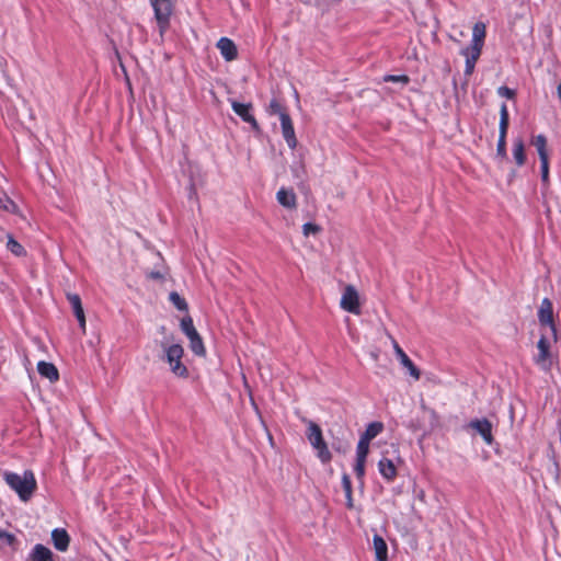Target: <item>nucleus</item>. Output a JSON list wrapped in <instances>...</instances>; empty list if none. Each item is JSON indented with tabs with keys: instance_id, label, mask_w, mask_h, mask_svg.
I'll return each instance as SVG.
<instances>
[{
	"instance_id": "1",
	"label": "nucleus",
	"mask_w": 561,
	"mask_h": 561,
	"mask_svg": "<svg viewBox=\"0 0 561 561\" xmlns=\"http://www.w3.org/2000/svg\"><path fill=\"white\" fill-rule=\"evenodd\" d=\"M3 478L22 502H28L37 489L36 478L32 470H24L23 473L5 471Z\"/></svg>"
},
{
	"instance_id": "2",
	"label": "nucleus",
	"mask_w": 561,
	"mask_h": 561,
	"mask_svg": "<svg viewBox=\"0 0 561 561\" xmlns=\"http://www.w3.org/2000/svg\"><path fill=\"white\" fill-rule=\"evenodd\" d=\"M162 360L169 365L170 371L178 378L186 379L190 376L188 368L183 363L184 348L180 343L162 342Z\"/></svg>"
},
{
	"instance_id": "3",
	"label": "nucleus",
	"mask_w": 561,
	"mask_h": 561,
	"mask_svg": "<svg viewBox=\"0 0 561 561\" xmlns=\"http://www.w3.org/2000/svg\"><path fill=\"white\" fill-rule=\"evenodd\" d=\"M557 332L541 331L537 342V354L533 357L534 363L543 371H549L553 365L551 347L557 343Z\"/></svg>"
},
{
	"instance_id": "4",
	"label": "nucleus",
	"mask_w": 561,
	"mask_h": 561,
	"mask_svg": "<svg viewBox=\"0 0 561 561\" xmlns=\"http://www.w3.org/2000/svg\"><path fill=\"white\" fill-rule=\"evenodd\" d=\"M307 424V438L310 445L317 450L318 457L322 462H329L331 460V453L328 448L327 443L323 439L322 431L320 426L313 421H305Z\"/></svg>"
},
{
	"instance_id": "5",
	"label": "nucleus",
	"mask_w": 561,
	"mask_h": 561,
	"mask_svg": "<svg viewBox=\"0 0 561 561\" xmlns=\"http://www.w3.org/2000/svg\"><path fill=\"white\" fill-rule=\"evenodd\" d=\"M150 3L154 11L160 35L162 36L169 27L170 16L172 14L171 0H150Z\"/></svg>"
},
{
	"instance_id": "6",
	"label": "nucleus",
	"mask_w": 561,
	"mask_h": 561,
	"mask_svg": "<svg viewBox=\"0 0 561 561\" xmlns=\"http://www.w3.org/2000/svg\"><path fill=\"white\" fill-rule=\"evenodd\" d=\"M340 307L353 314L358 316L360 313L359 294L353 285H346L344 287Z\"/></svg>"
},
{
	"instance_id": "7",
	"label": "nucleus",
	"mask_w": 561,
	"mask_h": 561,
	"mask_svg": "<svg viewBox=\"0 0 561 561\" xmlns=\"http://www.w3.org/2000/svg\"><path fill=\"white\" fill-rule=\"evenodd\" d=\"M538 320L540 322L541 331L557 332L553 316H552V304L548 298H545L538 311Z\"/></svg>"
},
{
	"instance_id": "8",
	"label": "nucleus",
	"mask_w": 561,
	"mask_h": 561,
	"mask_svg": "<svg viewBox=\"0 0 561 561\" xmlns=\"http://www.w3.org/2000/svg\"><path fill=\"white\" fill-rule=\"evenodd\" d=\"M280 126L283 137L286 140L289 148L295 149L297 146V138L295 135L294 125L288 114H282Z\"/></svg>"
},
{
	"instance_id": "9",
	"label": "nucleus",
	"mask_w": 561,
	"mask_h": 561,
	"mask_svg": "<svg viewBox=\"0 0 561 561\" xmlns=\"http://www.w3.org/2000/svg\"><path fill=\"white\" fill-rule=\"evenodd\" d=\"M393 350L396 355L398 356L401 365L408 369L409 374L415 379L419 380L421 377V373L419 368L413 364V362L409 358V356L404 353V351L400 347V345L393 341Z\"/></svg>"
},
{
	"instance_id": "10",
	"label": "nucleus",
	"mask_w": 561,
	"mask_h": 561,
	"mask_svg": "<svg viewBox=\"0 0 561 561\" xmlns=\"http://www.w3.org/2000/svg\"><path fill=\"white\" fill-rule=\"evenodd\" d=\"M217 48L219 49L221 56L227 61H232L238 57V49L236 44L228 37H221L217 42Z\"/></svg>"
},
{
	"instance_id": "11",
	"label": "nucleus",
	"mask_w": 561,
	"mask_h": 561,
	"mask_svg": "<svg viewBox=\"0 0 561 561\" xmlns=\"http://www.w3.org/2000/svg\"><path fill=\"white\" fill-rule=\"evenodd\" d=\"M232 110L237 115H239L244 122L251 124L253 128H257V122L254 116L251 114V104H243L237 101H231Z\"/></svg>"
},
{
	"instance_id": "12",
	"label": "nucleus",
	"mask_w": 561,
	"mask_h": 561,
	"mask_svg": "<svg viewBox=\"0 0 561 561\" xmlns=\"http://www.w3.org/2000/svg\"><path fill=\"white\" fill-rule=\"evenodd\" d=\"M470 427L476 430L486 444H492V424L486 419L471 421Z\"/></svg>"
},
{
	"instance_id": "13",
	"label": "nucleus",
	"mask_w": 561,
	"mask_h": 561,
	"mask_svg": "<svg viewBox=\"0 0 561 561\" xmlns=\"http://www.w3.org/2000/svg\"><path fill=\"white\" fill-rule=\"evenodd\" d=\"M67 299L70 302L73 313L79 322L80 328L82 331H85V316L83 311V307L81 304V299L79 295L77 294H67Z\"/></svg>"
},
{
	"instance_id": "14",
	"label": "nucleus",
	"mask_w": 561,
	"mask_h": 561,
	"mask_svg": "<svg viewBox=\"0 0 561 561\" xmlns=\"http://www.w3.org/2000/svg\"><path fill=\"white\" fill-rule=\"evenodd\" d=\"M51 540L54 543V547L64 552L68 549L70 537L68 533L62 528H56L51 531Z\"/></svg>"
},
{
	"instance_id": "15",
	"label": "nucleus",
	"mask_w": 561,
	"mask_h": 561,
	"mask_svg": "<svg viewBox=\"0 0 561 561\" xmlns=\"http://www.w3.org/2000/svg\"><path fill=\"white\" fill-rule=\"evenodd\" d=\"M38 374L47 378L50 382H56L59 379L57 367L53 363L41 360L37 364Z\"/></svg>"
},
{
	"instance_id": "16",
	"label": "nucleus",
	"mask_w": 561,
	"mask_h": 561,
	"mask_svg": "<svg viewBox=\"0 0 561 561\" xmlns=\"http://www.w3.org/2000/svg\"><path fill=\"white\" fill-rule=\"evenodd\" d=\"M277 202L289 209L297 207V197L293 190L280 188L276 194Z\"/></svg>"
},
{
	"instance_id": "17",
	"label": "nucleus",
	"mask_w": 561,
	"mask_h": 561,
	"mask_svg": "<svg viewBox=\"0 0 561 561\" xmlns=\"http://www.w3.org/2000/svg\"><path fill=\"white\" fill-rule=\"evenodd\" d=\"M378 469L380 474L388 481H392L397 477V468L392 460L388 458H382L379 460Z\"/></svg>"
},
{
	"instance_id": "18",
	"label": "nucleus",
	"mask_w": 561,
	"mask_h": 561,
	"mask_svg": "<svg viewBox=\"0 0 561 561\" xmlns=\"http://www.w3.org/2000/svg\"><path fill=\"white\" fill-rule=\"evenodd\" d=\"M30 561H54L53 552L47 547L37 543L30 553Z\"/></svg>"
},
{
	"instance_id": "19",
	"label": "nucleus",
	"mask_w": 561,
	"mask_h": 561,
	"mask_svg": "<svg viewBox=\"0 0 561 561\" xmlns=\"http://www.w3.org/2000/svg\"><path fill=\"white\" fill-rule=\"evenodd\" d=\"M373 542L376 554V561H387L388 547L383 538L379 535H375L373 538Z\"/></svg>"
},
{
	"instance_id": "20",
	"label": "nucleus",
	"mask_w": 561,
	"mask_h": 561,
	"mask_svg": "<svg viewBox=\"0 0 561 561\" xmlns=\"http://www.w3.org/2000/svg\"><path fill=\"white\" fill-rule=\"evenodd\" d=\"M382 431L383 424L381 422L369 423L360 438L370 443V440L377 437Z\"/></svg>"
},
{
	"instance_id": "21",
	"label": "nucleus",
	"mask_w": 561,
	"mask_h": 561,
	"mask_svg": "<svg viewBox=\"0 0 561 561\" xmlns=\"http://www.w3.org/2000/svg\"><path fill=\"white\" fill-rule=\"evenodd\" d=\"M533 145L536 147L540 160L549 159L547 138L543 135H537L533 140Z\"/></svg>"
},
{
	"instance_id": "22",
	"label": "nucleus",
	"mask_w": 561,
	"mask_h": 561,
	"mask_svg": "<svg viewBox=\"0 0 561 561\" xmlns=\"http://www.w3.org/2000/svg\"><path fill=\"white\" fill-rule=\"evenodd\" d=\"M486 32H485V24L482 22H478L474 24L472 28V44H479L484 45V38H485Z\"/></svg>"
},
{
	"instance_id": "23",
	"label": "nucleus",
	"mask_w": 561,
	"mask_h": 561,
	"mask_svg": "<svg viewBox=\"0 0 561 561\" xmlns=\"http://www.w3.org/2000/svg\"><path fill=\"white\" fill-rule=\"evenodd\" d=\"M513 157L517 165L522 167L525 163V146L522 139H516L513 147Z\"/></svg>"
},
{
	"instance_id": "24",
	"label": "nucleus",
	"mask_w": 561,
	"mask_h": 561,
	"mask_svg": "<svg viewBox=\"0 0 561 561\" xmlns=\"http://www.w3.org/2000/svg\"><path fill=\"white\" fill-rule=\"evenodd\" d=\"M7 249L15 256H24L26 254L23 245L19 243L11 234H8Z\"/></svg>"
},
{
	"instance_id": "25",
	"label": "nucleus",
	"mask_w": 561,
	"mask_h": 561,
	"mask_svg": "<svg viewBox=\"0 0 561 561\" xmlns=\"http://www.w3.org/2000/svg\"><path fill=\"white\" fill-rule=\"evenodd\" d=\"M16 537L5 530L0 529V548L12 547L15 548Z\"/></svg>"
},
{
	"instance_id": "26",
	"label": "nucleus",
	"mask_w": 561,
	"mask_h": 561,
	"mask_svg": "<svg viewBox=\"0 0 561 561\" xmlns=\"http://www.w3.org/2000/svg\"><path fill=\"white\" fill-rule=\"evenodd\" d=\"M369 444L368 442L359 438L357 448H356V460H366L369 453Z\"/></svg>"
},
{
	"instance_id": "27",
	"label": "nucleus",
	"mask_w": 561,
	"mask_h": 561,
	"mask_svg": "<svg viewBox=\"0 0 561 561\" xmlns=\"http://www.w3.org/2000/svg\"><path fill=\"white\" fill-rule=\"evenodd\" d=\"M0 210L15 214L18 213V206L10 197L4 195L3 197H0Z\"/></svg>"
},
{
	"instance_id": "28",
	"label": "nucleus",
	"mask_w": 561,
	"mask_h": 561,
	"mask_svg": "<svg viewBox=\"0 0 561 561\" xmlns=\"http://www.w3.org/2000/svg\"><path fill=\"white\" fill-rule=\"evenodd\" d=\"M482 47L483 45H479V44H472L463 49H461V55L462 56H469V57H473L474 56V59H479L480 55H481V51H482Z\"/></svg>"
},
{
	"instance_id": "29",
	"label": "nucleus",
	"mask_w": 561,
	"mask_h": 561,
	"mask_svg": "<svg viewBox=\"0 0 561 561\" xmlns=\"http://www.w3.org/2000/svg\"><path fill=\"white\" fill-rule=\"evenodd\" d=\"M170 301L179 309L186 311L187 304L184 298H182L176 291H172L169 296Z\"/></svg>"
},
{
	"instance_id": "30",
	"label": "nucleus",
	"mask_w": 561,
	"mask_h": 561,
	"mask_svg": "<svg viewBox=\"0 0 561 561\" xmlns=\"http://www.w3.org/2000/svg\"><path fill=\"white\" fill-rule=\"evenodd\" d=\"M506 134L507 131L500 130L499 135L496 152L502 158L506 157Z\"/></svg>"
},
{
	"instance_id": "31",
	"label": "nucleus",
	"mask_w": 561,
	"mask_h": 561,
	"mask_svg": "<svg viewBox=\"0 0 561 561\" xmlns=\"http://www.w3.org/2000/svg\"><path fill=\"white\" fill-rule=\"evenodd\" d=\"M190 347H191L192 352L197 356H204L206 354V350H205L202 337L191 341Z\"/></svg>"
},
{
	"instance_id": "32",
	"label": "nucleus",
	"mask_w": 561,
	"mask_h": 561,
	"mask_svg": "<svg viewBox=\"0 0 561 561\" xmlns=\"http://www.w3.org/2000/svg\"><path fill=\"white\" fill-rule=\"evenodd\" d=\"M508 128V110L506 104H502L500 111V130L507 131Z\"/></svg>"
},
{
	"instance_id": "33",
	"label": "nucleus",
	"mask_w": 561,
	"mask_h": 561,
	"mask_svg": "<svg viewBox=\"0 0 561 561\" xmlns=\"http://www.w3.org/2000/svg\"><path fill=\"white\" fill-rule=\"evenodd\" d=\"M268 112L272 115L277 114L279 118L282 117V114H287L282 104L276 99L271 100L268 104Z\"/></svg>"
},
{
	"instance_id": "34",
	"label": "nucleus",
	"mask_w": 561,
	"mask_h": 561,
	"mask_svg": "<svg viewBox=\"0 0 561 561\" xmlns=\"http://www.w3.org/2000/svg\"><path fill=\"white\" fill-rule=\"evenodd\" d=\"M385 82H394V83H401L403 85L408 84L410 82V78L405 75H387L383 77Z\"/></svg>"
},
{
	"instance_id": "35",
	"label": "nucleus",
	"mask_w": 561,
	"mask_h": 561,
	"mask_svg": "<svg viewBox=\"0 0 561 561\" xmlns=\"http://www.w3.org/2000/svg\"><path fill=\"white\" fill-rule=\"evenodd\" d=\"M465 58H466L465 76L470 77L474 71L476 62L478 61V59H474V56L473 57L465 56Z\"/></svg>"
},
{
	"instance_id": "36",
	"label": "nucleus",
	"mask_w": 561,
	"mask_h": 561,
	"mask_svg": "<svg viewBox=\"0 0 561 561\" xmlns=\"http://www.w3.org/2000/svg\"><path fill=\"white\" fill-rule=\"evenodd\" d=\"M541 163V181L545 185L549 184V159L540 160Z\"/></svg>"
},
{
	"instance_id": "37",
	"label": "nucleus",
	"mask_w": 561,
	"mask_h": 561,
	"mask_svg": "<svg viewBox=\"0 0 561 561\" xmlns=\"http://www.w3.org/2000/svg\"><path fill=\"white\" fill-rule=\"evenodd\" d=\"M366 460H356L354 471L358 480L363 481L365 476Z\"/></svg>"
},
{
	"instance_id": "38",
	"label": "nucleus",
	"mask_w": 561,
	"mask_h": 561,
	"mask_svg": "<svg viewBox=\"0 0 561 561\" xmlns=\"http://www.w3.org/2000/svg\"><path fill=\"white\" fill-rule=\"evenodd\" d=\"M319 231L320 227L314 224L307 222L302 226V232L306 237H308L309 234H317Z\"/></svg>"
},
{
	"instance_id": "39",
	"label": "nucleus",
	"mask_w": 561,
	"mask_h": 561,
	"mask_svg": "<svg viewBox=\"0 0 561 561\" xmlns=\"http://www.w3.org/2000/svg\"><path fill=\"white\" fill-rule=\"evenodd\" d=\"M181 329H182L183 333L195 329V327L193 324V319L190 316H186L181 320Z\"/></svg>"
},
{
	"instance_id": "40",
	"label": "nucleus",
	"mask_w": 561,
	"mask_h": 561,
	"mask_svg": "<svg viewBox=\"0 0 561 561\" xmlns=\"http://www.w3.org/2000/svg\"><path fill=\"white\" fill-rule=\"evenodd\" d=\"M497 93L500 96H503L506 99H513L515 96V92L512 89L504 87V85L500 87L497 89Z\"/></svg>"
},
{
	"instance_id": "41",
	"label": "nucleus",
	"mask_w": 561,
	"mask_h": 561,
	"mask_svg": "<svg viewBox=\"0 0 561 561\" xmlns=\"http://www.w3.org/2000/svg\"><path fill=\"white\" fill-rule=\"evenodd\" d=\"M342 484H343L346 497H350V493H352V483H351V479L347 474L343 476Z\"/></svg>"
},
{
	"instance_id": "42",
	"label": "nucleus",
	"mask_w": 561,
	"mask_h": 561,
	"mask_svg": "<svg viewBox=\"0 0 561 561\" xmlns=\"http://www.w3.org/2000/svg\"><path fill=\"white\" fill-rule=\"evenodd\" d=\"M188 341H193V340H197L198 337H201V335L198 334V332L196 331V329H193V330H190L187 332L184 333Z\"/></svg>"
},
{
	"instance_id": "43",
	"label": "nucleus",
	"mask_w": 561,
	"mask_h": 561,
	"mask_svg": "<svg viewBox=\"0 0 561 561\" xmlns=\"http://www.w3.org/2000/svg\"><path fill=\"white\" fill-rule=\"evenodd\" d=\"M188 341H193V340H197L198 337H201V335L198 334V332L196 331V329H193V330H190L187 332L184 333Z\"/></svg>"
},
{
	"instance_id": "44",
	"label": "nucleus",
	"mask_w": 561,
	"mask_h": 561,
	"mask_svg": "<svg viewBox=\"0 0 561 561\" xmlns=\"http://www.w3.org/2000/svg\"><path fill=\"white\" fill-rule=\"evenodd\" d=\"M417 499H419L420 501H422V502L425 500V493H424V491H423V490H420V491H419V493H417Z\"/></svg>"
},
{
	"instance_id": "45",
	"label": "nucleus",
	"mask_w": 561,
	"mask_h": 561,
	"mask_svg": "<svg viewBox=\"0 0 561 561\" xmlns=\"http://www.w3.org/2000/svg\"><path fill=\"white\" fill-rule=\"evenodd\" d=\"M347 500V507L352 508L353 507V497H352V493H350V497H346Z\"/></svg>"
},
{
	"instance_id": "46",
	"label": "nucleus",
	"mask_w": 561,
	"mask_h": 561,
	"mask_svg": "<svg viewBox=\"0 0 561 561\" xmlns=\"http://www.w3.org/2000/svg\"><path fill=\"white\" fill-rule=\"evenodd\" d=\"M557 94H558V98L561 101V83H559L558 87H557Z\"/></svg>"
},
{
	"instance_id": "47",
	"label": "nucleus",
	"mask_w": 561,
	"mask_h": 561,
	"mask_svg": "<svg viewBox=\"0 0 561 561\" xmlns=\"http://www.w3.org/2000/svg\"><path fill=\"white\" fill-rule=\"evenodd\" d=\"M160 275L159 273L152 274V277L158 278Z\"/></svg>"
},
{
	"instance_id": "48",
	"label": "nucleus",
	"mask_w": 561,
	"mask_h": 561,
	"mask_svg": "<svg viewBox=\"0 0 561 561\" xmlns=\"http://www.w3.org/2000/svg\"><path fill=\"white\" fill-rule=\"evenodd\" d=\"M3 58H0V67H2Z\"/></svg>"
}]
</instances>
